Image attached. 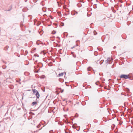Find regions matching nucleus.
I'll return each instance as SVG.
<instances>
[{
    "instance_id": "obj_1",
    "label": "nucleus",
    "mask_w": 133,
    "mask_h": 133,
    "mask_svg": "<svg viewBox=\"0 0 133 133\" xmlns=\"http://www.w3.org/2000/svg\"><path fill=\"white\" fill-rule=\"evenodd\" d=\"M33 93L35 95L37 98H39L40 97L39 94L37 90L35 89H33Z\"/></svg>"
},
{
    "instance_id": "obj_2",
    "label": "nucleus",
    "mask_w": 133,
    "mask_h": 133,
    "mask_svg": "<svg viewBox=\"0 0 133 133\" xmlns=\"http://www.w3.org/2000/svg\"><path fill=\"white\" fill-rule=\"evenodd\" d=\"M120 77L121 78H123L125 79L129 78L131 80L133 79V78L132 79L129 76V75H127L122 74L120 76Z\"/></svg>"
},
{
    "instance_id": "obj_3",
    "label": "nucleus",
    "mask_w": 133,
    "mask_h": 133,
    "mask_svg": "<svg viewBox=\"0 0 133 133\" xmlns=\"http://www.w3.org/2000/svg\"><path fill=\"white\" fill-rule=\"evenodd\" d=\"M112 62V59L110 57H109L105 61V62L106 63H108L109 64H110Z\"/></svg>"
},
{
    "instance_id": "obj_4",
    "label": "nucleus",
    "mask_w": 133,
    "mask_h": 133,
    "mask_svg": "<svg viewBox=\"0 0 133 133\" xmlns=\"http://www.w3.org/2000/svg\"><path fill=\"white\" fill-rule=\"evenodd\" d=\"M36 43L38 45H39V44H43L42 42L39 41H37Z\"/></svg>"
},
{
    "instance_id": "obj_5",
    "label": "nucleus",
    "mask_w": 133,
    "mask_h": 133,
    "mask_svg": "<svg viewBox=\"0 0 133 133\" xmlns=\"http://www.w3.org/2000/svg\"><path fill=\"white\" fill-rule=\"evenodd\" d=\"M37 102H34L32 103L31 104V105L32 106H34L35 105L37 104Z\"/></svg>"
},
{
    "instance_id": "obj_6",
    "label": "nucleus",
    "mask_w": 133,
    "mask_h": 133,
    "mask_svg": "<svg viewBox=\"0 0 133 133\" xmlns=\"http://www.w3.org/2000/svg\"><path fill=\"white\" fill-rule=\"evenodd\" d=\"M77 124H74L72 125V127L73 128L76 129L77 128V127L76 126V125H77Z\"/></svg>"
},
{
    "instance_id": "obj_7",
    "label": "nucleus",
    "mask_w": 133,
    "mask_h": 133,
    "mask_svg": "<svg viewBox=\"0 0 133 133\" xmlns=\"http://www.w3.org/2000/svg\"><path fill=\"white\" fill-rule=\"evenodd\" d=\"M59 81L61 82H63L64 81V80L63 79L59 78Z\"/></svg>"
},
{
    "instance_id": "obj_8",
    "label": "nucleus",
    "mask_w": 133,
    "mask_h": 133,
    "mask_svg": "<svg viewBox=\"0 0 133 133\" xmlns=\"http://www.w3.org/2000/svg\"><path fill=\"white\" fill-rule=\"evenodd\" d=\"M64 74V72H62V73H59L58 75V76H62Z\"/></svg>"
},
{
    "instance_id": "obj_9",
    "label": "nucleus",
    "mask_w": 133,
    "mask_h": 133,
    "mask_svg": "<svg viewBox=\"0 0 133 133\" xmlns=\"http://www.w3.org/2000/svg\"><path fill=\"white\" fill-rule=\"evenodd\" d=\"M52 63L51 62H50L48 64V65L49 66H51L52 65Z\"/></svg>"
},
{
    "instance_id": "obj_10",
    "label": "nucleus",
    "mask_w": 133,
    "mask_h": 133,
    "mask_svg": "<svg viewBox=\"0 0 133 133\" xmlns=\"http://www.w3.org/2000/svg\"><path fill=\"white\" fill-rule=\"evenodd\" d=\"M9 48V46H7L5 47L4 48V50H8V49Z\"/></svg>"
},
{
    "instance_id": "obj_11",
    "label": "nucleus",
    "mask_w": 133,
    "mask_h": 133,
    "mask_svg": "<svg viewBox=\"0 0 133 133\" xmlns=\"http://www.w3.org/2000/svg\"><path fill=\"white\" fill-rule=\"evenodd\" d=\"M80 129V127L79 126H78L77 127V128H76V129L77 131H79Z\"/></svg>"
},
{
    "instance_id": "obj_12",
    "label": "nucleus",
    "mask_w": 133,
    "mask_h": 133,
    "mask_svg": "<svg viewBox=\"0 0 133 133\" xmlns=\"http://www.w3.org/2000/svg\"><path fill=\"white\" fill-rule=\"evenodd\" d=\"M104 62V60H102L101 61L99 62V64H102Z\"/></svg>"
},
{
    "instance_id": "obj_13",
    "label": "nucleus",
    "mask_w": 133,
    "mask_h": 133,
    "mask_svg": "<svg viewBox=\"0 0 133 133\" xmlns=\"http://www.w3.org/2000/svg\"><path fill=\"white\" fill-rule=\"evenodd\" d=\"M23 22H22V21L21 23H20V26L22 27V26H23Z\"/></svg>"
},
{
    "instance_id": "obj_14",
    "label": "nucleus",
    "mask_w": 133,
    "mask_h": 133,
    "mask_svg": "<svg viewBox=\"0 0 133 133\" xmlns=\"http://www.w3.org/2000/svg\"><path fill=\"white\" fill-rule=\"evenodd\" d=\"M64 34L66 36H67L68 35V33L67 32H64Z\"/></svg>"
},
{
    "instance_id": "obj_15",
    "label": "nucleus",
    "mask_w": 133,
    "mask_h": 133,
    "mask_svg": "<svg viewBox=\"0 0 133 133\" xmlns=\"http://www.w3.org/2000/svg\"><path fill=\"white\" fill-rule=\"evenodd\" d=\"M71 14L72 15H74L75 14L74 11H72L71 12Z\"/></svg>"
},
{
    "instance_id": "obj_16",
    "label": "nucleus",
    "mask_w": 133,
    "mask_h": 133,
    "mask_svg": "<svg viewBox=\"0 0 133 133\" xmlns=\"http://www.w3.org/2000/svg\"><path fill=\"white\" fill-rule=\"evenodd\" d=\"M78 114L77 113H76V114H75V117H78Z\"/></svg>"
},
{
    "instance_id": "obj_17",
    "label": "nucleus",
    "mask_w": 133,
    "mask_h": 133,
    "mask_svg": "<svg viewBox=\"0 0 133 133\" xmlns=\"http://www.w3.org/2000/svg\"><path fill=\"white\" fill-rule=\"evenodd\" d=\"M113 111L115 113H116L118 112L117 111L115 110H113Z\"/></svg>"
},
{
    "instance_id": "obj_18",
    "label": "nucleus",
    "mask_w": 133,
    "mask_h": 133,
    "mask_svg": "<svg viewBox=\"0 0 133 133\" xmlns=\"http://www.w3.org/2000/svg\"><path fill=\"white\" fill-rule=\"evenodd\" d=\"M94 34L95 35H96L97 34V32L95 31H94Z\"/></svg>"
},
{
    "instance_id": "obj_19",
    "label": "nucleus",
    "mask_w": 133,
    "mask_h": 133,
    "mask_svg": "<svg viewBox=\"0 0 133 133\" xmlns=\"http://www.w3.org/2000/svg\"><path fill=\"white\" fill-rule=\"evenodd\" d=\"M56 31H54V30H53V31H52V34H55V33H56Z\"/></svg>"
},
{
    "instance_id": "obj_20",
    "label": "nucleus",
    "mask_w": 133,
    "mask_h": 133,
    "mask_svg": "<svg viewBox=\"0 0 133 133\" xmlns=\"http://www.w3.org/2000/svg\"><path fill=\"white\" fill-rule=\"evenodd\" d=\"M72 56L74 58H76V55L75 54H73Z\"/></svg>"
},
{
    "instance_id": "obj_21",
    "label": "nucleus",
    "mask_w": 133,
    "mask_h": 133,
    "mask_svg": "<svg viewBox=\"0 0 133 133\" xmlns=\"http://www.w3.org/2000/svg\"><path fill=\"white\" fill-rule=\"evenodd\" d=\"M68 108H66V109H63V110L65 111H68Z\"/></svg>"
},
{
    "instance_id": "obj_22",
    "label": "nucleus",
    "mask_w": 133,
    "mask_h": 133,
    "mask_svg": "<svg viewBox=\"0 0 133 133\" xmlns=\"http://www.w3.org/2000/svg\"><path fill=\"white\" fill-rule=\"evenodd\" d=\"M34 56L36 57V56L37 57H38L39 56V55H37V54H35L34 55Z\"/></svg>"
},
{
    "instance_id": "obj_23",
    "label": "nucleus",
    "mask_w": 133,
    "mask_h": 133,
    "mask_svg": "<svg viewBox=\"0 0 133 133\" xmlns=\"http://www.w3.org/2000/svg\"><path fill=\"white\" fill-rule=\"evenodd\" d=\"M61 25L62 26H63L64 25V24L63 22H61Z\"/></svg>"
},
{
    "instance_id": "obj_24",
    "label": "nucleus",
    "mask_w": 133,
    "mask_h": 133,
    "mask_svg": "<svg viewBox=\"0 0 133 133\" xmlns=\"http://www.w3.org/2000/svg\"><path fill=\"white\" fill-rule=\"evenodd\" d=\"M94 54L95 56H97V52H94Z\"/></svg>"
},
{
    "instance_id": "obj_25",
    "label": "nucleus",
    "mask_w": 133,
    "mask_h": 133,
    "mask_svg": "<svg viewBox=\"0 0 133 133\" xmlns=\"http://www.w3.org/2000/svg\"><path fill=\"white\" fill-rule=\"evenodd\" d=\"M21 81V79H19V80L18 81H16L17 82H19V84H21V83L20 82H19V81Z\"/></svg>"
},
{
    "instance_id": "obj_26",
    "label": "nucleus",
    "mask_w": 133,
    "mask_h": 133,
    "mask_svg": "<svg viewBox=\"0 0 133 133\" xmlns=\"http://www.w3.org/2000/svg\"><path fill=\"white\" fill-rule=\"evenodd\" d=\"M40 67H42L43 66V64L42 63H40Z\"/></svg>"
},
{
    "instance_id": "obj_27",
    "label": "nucleus",
    "mask_w": 133,
    "mask_h": 133,
    "mask_svg": "<svg viewBox=\"0 0 133 133\" xmlns=\"http://www.w3.org/2000/svg\"><path fill=\"white\" fill-rule=\"evenodd\" d=\"M34 71L35 72L37 73L38 72V71L37 70V69H35L34 70Z\"/></svg>"
},
{
    "instance_id": "obj_28",
    "label": "nucleus",
    "mask_w": 133,
    "mask_h": 133,
    "mask_svg": "<svg viewBox=\"0 0 133 133\" xmlns=\"http://www.w3.org/2000/svg\"><path fill=\"white\" fill-rule=\"evenodd\" d=\"M42 91H43V92H45V88L44 87V88H42Z\"/></svg>"
},
{
    "instance_id": "obj_29",
    "label": "nucleus",
    "mask_w": 133,
    "mask_h": 133,
    "mask_svg": "<svg viewBox=\"0 0 133 133\" xmlns=\"http://www.w3.org/2000/svg\"><path fill=\"white\" fill-rule=\"evenodd\" d=\"M43 11H44V12H45L46 11V9L44 8H43Z\"/></svg>"
},
{
    "instance_id": "obj_30",
    "label": "nucleus",
    "mask_w": 133,
    "mask_h": 133,
    "mask_svg": "<svg viewBox=\"0 0 133 133\" xmlns=\"http://www.w3.org/2000/svg\"><path fill=\"white\" fill-rule=\"evenodd\" d=\"M57 3H58V5L59 6H60L61 5V3H60V4L58 2H57Z\"/></svg>"
},
{
    "instance_id": "obj_31",
    "label": "nucleus",
    "mask_w": 133,
    "mask_h": 133,
    "mask_svg": "<svg viewBox=\"0 0 133 133\" xmlns=\"http://www.w3.org/2000/svg\"><path fill=\"white\" fill-rule=\"evenodd\" d=\"M58 15L59 16H61V14L60 13L58 14Z\"/></svg>"
},
{
    "instance_id": "obj_32",
    "label": "nucleus",
    "mask_w": 133,
    "mask_h": 133,
    "mask_svg": "<svg viewBox=\"0 0 133 133\" xmlns=\"http://www.w3.org/2000/svg\"><path fill=\"white\" fill-rule=\"evenodd\" d=\"M40 125H37V128H39V127H40Z\"/></svg>"
},
{
    "instance_id": "obj_33",
    "label": "nucleus",
    "mask_w": 133,
    "mask_h": 133,
    "mask_svg": "<svg viewBox=\"0 0 133 133\" xmlns=\"http://www.w3.org/2000/svg\"><path fill=\"white\" fill-rule=\"evenodd\" d=\"M121 3H122L123 2V1L122 0H120L119 1Z\"/></svg>"
},
{
    "instance_id": "obj_34",
    "label": "nucleus",
    "mask_w": 133,
    "mask_h": 133,
    "mask_svg": "<svg viewBox=\"0 0 133 133\" xmlns=\"http://www.w3.org/2000/svg\"><path fill=\"white\" fill-rule=\"evenodd\" d=\"M63 91H64V90H61V93H62L63 92Z\"/></svg>"
},
{
    "instance_id": "obj_35",
    "label": "nucleus",
    "mask_w": 133,
    "mask_h": 133,
    "mask_svg": "<svg viewBox=\"0 0 133 133\" xmlns=\"http://www.w3.org/2000/svg\"><path fill=\"white\" fill-rule=\"evenodd\" d=\"M11 8L10 9H9V10H7V11H10L11 10Z\"/></svg>"
},
{
    "instance_id": "obj_36",
    "label": "nucleus",
    "mask_w": 133,
    "mask_h": 133,
    "mask_svg": "<svg viewBox=\"0 0 133 133\" xmlns=\"http://www.w3.org/2000/svg\"><path fill=\"white\" fill-rule=\"evenodd\" d=\"M31 113H32V114L33 115H35V114L34 113H33V112H31Z\"/></svg>"
},
{
    "instance_id": "obj_37",
    "label": "nucleus",
    "mask_w": 133,
    "mask_h": 133,
    "mask_svg": "<svg viewBox=\"0 0 133 133\" xmlns=\"http://www.w3.org/2000/svg\"><path fill=\"white\" fill-rule=\"evenodd\" d=\"M75 14H78V12L77 11H75Z\"/></svg>"
},
{
    "instance_id": "obj_38",
    "label": "nucleus",
    "mask_w": 133,
    "mask_h": 133,
    "mask_svg": "<svg viewBox=\"0 0 133 133\" xmlns=\"http://www.w3.org/2000/svg\"><path fill=\"white\" fill-rule=\"evenodd\" d=\"M97 82H96L95 83V84L97 85H98V84H97Z\"/></svg>"
},
{
    "instance_id": "obj_39",
    "label": "nucleus",
    "mask_w": 133,
    "mask_h": 133,
    "mask_svg": "<svg viewBox=\"0 0 133 133\" xmlns=\"http://www.w3.org/2000/svg\"><path fill=\"white\" fill-rule=\"evenodd\" d=\"M57 38H59V39H60V38H59V37H58V36L57 37Z\"/></svg>"
},
{
    "instance_id": "obj_40",
    "label": "nucleus",
    "mask_w": 133,
    "mask_h": 133,
    "mask_svg": "<svg viewBox=\"0 0 133 133\" xmlns=\"http://www.w3.org/2000/svg\"><path fill=\"white\" fill-rule=\"evenodd\" d=\"M129 111L130 112H132V111L131 110H130V111Z\"/></svg>"
},
{
    "instance_id": "obj_41",
    "label": "nucleus",
    "mask_w": 133,
    "mask_h": 133,
    "mask_svg": "<svg viewBox=\"0 0 133 133\" xmlns=\"http://www.w3.org/2000/svg\"><path fill=\"white\" fill-rule=\"evenodd\" d=\"M55 25H56L57 26V24L56 23H55Z\"/></svg>"
},
{
    "instance_id": "obj_42",
    "label": "nucleus",
    "mask_w": 133,
    "mask_h": 133,
    "mask_svg": "<svg viewBox=\"0 0 133 133\" xmlns=\"http://www.w3.org/2000/svg\"><path fill=\"white\" fill-rule=\"evenodd\" d=\"M72 54L73 55V54H74V52H71Z\"/></svg>"
},
{
    "instance_id": "obj_43",
    "label": "nucleus",
    "mask_w": 133,
    "mask_h": 133,
    "mask_svg": "<svg viewBox=\"0 0 133 133\" xmlns=\"http://www.w3.org/2000/svg\"><path fill=\"white\" fill-rule=\"evenodd\" d=\"M122 124V123H119V124H120V125Z\"/></svg>"
},
{
    "instance_id": "obj_44",
    "label": "nucleus",
    "mask_w": 133,
    "mask_h": 133,
    "mask_svg": "<svg viewBox=\"0 0 133 133\" xmlns=\"http://www.w3.org/2000/svg\"><path fill=\"white\" fill-rule=\"evenodd\" d=\"M110 87H109V88L108 89V90H109L110 89Z\"/></svg>"
},
{
    "instance_id": "obj_45",
    "label": "nucleus",
    "mask_w": 133,
    "mask_h": 133,
    "mask_svg": "<svg viewBox=\"0 0 133 133\" xmlns=\"http://www.w3.org/2000/svg\"><path fill=\"white\" fill-rule=\"evenodd\" d=\"M66 123H69V122H66Z\"/></svg>"
},
{
    "instance_id": "obj_46",
    "label": "nucleus",
    "mask_w": 133,
    "mask_h": 133,
    "mask_svg": "<svg viewBox=\"0 0 133 133\" xmlns=\"http://www.w3.org/2000/svg\"><path fill=\"white\" fill-rule=\"evenodd\" d=\"M116 48V46H114V48Z\"/></svg>"
},
{
    "instance_id": "obj_47",
    "label": "nucleus",
    "mask_w": 133,
    "mask_h": 133,
    "mask_svg": "<svg viewBox=\"0 0 133 133\" xmlns=\"http://www.w3.org/2000/svg\"><path fill=\"white\" fill-rule=\"evenodd\" d=\"M74 46H73V47L71 48V49H73L74 48Z\"/></svg>"
},
{
    "instance_id": "obj_48",
    "label": "nucleus",
    "mask_w": 133,
    "mask_h": 133,
    "mask_svg": "<svg viewBox=\"0 0 133 133\" xmlns=\"http://www.w3.org/2000/svg\"><path fill=\"white\" fill-rule=\"evenodd\" d=\"M104 0H100V1H103Z\"/></svg>"
},
{
    "instance_id": "obj_49",
    "label": "nucleus",
    "mask_w": 133,
    "mask_h": 133,
    "mask_svg": "<svg viewBox=\"0 0 133 133\" xmlns=\"http://www.w3.org/2000/svg\"><path fill=\"white\" fill-rule=\"evenodd\" d=\"M44 16H46V14H44L43 15Z\"/></svg>"
},
{
    "instance_id": "obj_50",
    "label": "nucleus",
    "mask_w": 133,
    "mask_h": 133,
    "mask_svg": "<svg viewBox=\"0 0 133 133\" xmlns=\"http://www.w3.org/2000/svg\"><path fill=\"white\" fill-rule=\"evenodd\" d=\"M96 7L94 8H97L96 5H95Z\"/></svg>"
},
{
    "instance_id": "obj_51",
    "label": "nucleus",
    "mask_w": 133,
    "mask_h": 133,
    "mask_svg": "<svg viewBox=\"0 0 133 133\" xmlns=\"http://www.w3.org/2000/svg\"><path fill=\"white\" fill-rule=\"evenodd\" d=\"M122 5H120V7H122Z\"/></svg>"
},
{
    "instance_id": "obj_52",
    "label": "nucleus",
    "mask_w": 133,
    "mask_h": 133,
    "mask_svg": "<svg viewBox=\"0 0 133 133\" xmlns=\"http://www.w3.org/2000/svg\"><path fill=\"white\" fill-rule=\"evenodd\" d=\"M53 61V62H55V60H54V61Z\"/></svg>"
},
{
    "instance_id": "obj_53",
    "label": "nucleus",
    "mask_w": 133,
    "mask_h": 133,
    "mask_svg": "<svg viewBox=\"0 0 133 133\" xmlns=\"http://www.w3.org/2000/svg\"><path fill=\"white\" fill-rule=\"evenodd\" d=\"M102 41H103V42H104V40H103L102 39Z\"/></svg>"
},
{
    "instance_id": "obj_54",
    "label": "nucleus",
    "mask_w": 133,
    "mask_h": 133,
    "mask_svg": "<svg viewBox=\"0 0 133 133\" xmlns=\"http://www.w3.org/2000/svg\"><path fill=\"white\" fill-rule=\"evenodd\" d=\"M60 125H63V124H61Z\"/></svg>"
},
{
    "instance_id": "obj_55",
    "label": "nucleus",
    "mask_w": 133,
    "mask_h": 133,
    "mask_svg": "<svg viewBox=\"0 0 133 133\" xmlns=\"http://www.w3.org/2000/svg\"><path fill=\"white\" fill-rule=\"evenodd\" d=\"M52 41H53L54 40V39H52Z\"/></svg>"
},
{
    "instance_id": "obj_56",
    "label": "nucleus",
    "mask_w": 133,
    "mask_h": 133,
    "mask_svg": "<svg viewBox=\"0 0 133 133\" xmlns=\"http://www.w3.org/2000/svg\"><path fill=\"white\" fill-rule=\"evenodd\" d=\"M52 41H53L54 40V39H52Z\"/></svg>"
},
{
    "instance_id": "obj_57",
    "label": "nucleus",
    "mask_w": 133,
    "mask_h": 133,
    "mask_svg": "<svg viewBox=\"0 0 133 133\" xmlns=\"http://www.w3.org/2000/svg\"><path fill=\"white\" fill-rule=\"evenodd\" d=\"M37 62V61H35L36 62Z\"/></svg>"
},
{
    "instance_id": "obj_58",
    "label": "nucleus",
    "mask_w": 133,
    "mask_h": 133,
    "mask_svg": "<svg viewBox=\"0 0 133 133\" xmlns=\"http://www.w3.org/2000/svg\"><path fill=\"white\" fill-rule=\"evenodd\" d=\"M121 94H122V95H123V93H122Z\"/></svg>"
},
{
    "instance_id": "obj_59",
    "label": "nucleus",
    "mask_w": 133,
    "mask_h": 133,
    "mask_svg": "<svg viewBox=\"0 0 133 133\" xmlns=\"http://www.w3.org/2000/svg\"><path fill=\"white\" fill-rule=\"evenodd\" d=\"M65 101V99L63 100V101Z\"/></svg>"
},
{
    "instance_id": "obj_60",
    "label": "nucleus",
    "mask_w": 133,
    "mask_h": 133,
    "mask_svg": "<svg viewBox=\"0 0 133 133\" xmlns=\"http://www.w3.org/2000/svg\"><path fill=\"white\" fill-rule=\"evenodd\" d=\"M132 9H133V6H132Z\"/></svg>"
},
{
    "instance_id": "obj_61",
    "label": "nucleus",
    "mask_w": 133,
    "mask_h": 133,
    "mask_svg": "<svg viewBox=\"0 0 133 133\" xmlns=\"http://www.w3.org/2000/svg\"><path fill=\"white\" fill-rule=\"evenodd\" d=\"M113 125H114V126H115V125H114V124H113Z\"/></svg>"
},
{
    "instance_id": "obj_62",
    "label": "nucleus",
    "mask_w": 133,
    "mask_h": 133,
    "mask_svg": "<svg viewBox=\"0 0 133 133\" xmlns=\"http://www.w3.org/2000/svg\"><path fill=\"white\" fill-rule=\"evenodd\" d=\"M66 86H69V85H67L66 84Z\"/></svg>"
},
{
    "instance_id": "obj_63",
    "label": "nucleus",
    "mask_w": 133,
    "mask_h": 133,
    "mask_svg": "<svg viewBox=\"0 0 133 133\" xmlns=\"http://www.w3.org/2000/svg\"><path fill=\"white\" fill-rule=\"evenodd\" d=\"M69 133H72V132H69Z\"/></svg>"
},
{
    "instance_id": "obj_64",
    "label": "nucleus",
    "mask_w": 133,
    "mask_h": 133,
    "mask_svg": "<svg viewBox=\"0 0 133 133\" xmlns=\"http://www.w3.org/2000/svg\"><path fill=\"white\" fill-rule=\"evenodd\" d=\"M54 37V38H55V36H54V37Z\"/></svg>"
}]
</instances>
